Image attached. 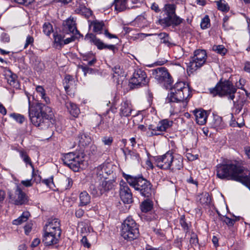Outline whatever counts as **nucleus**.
Returning a JSON list of instances; mask_svg holds the SVG:
<instances>
[{"label":"nucleus","instance_id":"obj_22","mask_svg":"<svg viewBox=\"0 0 250 250\" xmlns=\"http://www.w3.org/2000/svg\"><path fill=\"white\" fill-rule=\"evenodd\" d=\"M132 111L131 103L128 101L123 102L119 109V114L121 117H128L130 116Z\"/></svg>","mask_w":250,"mask_h":250},{"label":"nucleus","instance_id":"obj_55","mask_svg":"<svg viewBox=\"0 0 250 250\" xmlns=\"http://www.w3.org/2000/svg\"><path fill=\"white\" fill-rule=\"evenodd\" d=\"M246 80L244 79L240 78L239 79L238 83H237V86L238 88L246 90L244 89L243 86L245 85L246 83Z\"/></svg>","mask_w":250,"mask_h":250},{"label":"nucleus","instance_id":"obj_59","mask_svg":"<svg viewBox=\"0 0 250 250\" xmlns=\"http://www.w3.org/2000/svg\"><path fill=\"white\" fill-rule=\"evenodd\" d=\"M21 184L25 187H30L32 186L31 180H27L21 181Z\"/></svg>","mask_w":250,"mask_h":250},{"label":"nucleus","instance_id":"obj_26","mask_svg":"<svg viewBox=\"0 0 250 250\" xmlns=\"http://www.w3.org/2000/svg\"><path fill=\"white\" fill-rule=\"evenodd\" d=\"M77 139L79 141V146H88L91 142L90 135L88 133L83 132H81L79 134Z\"/></svg>","mask_w":250,"mask_h":250},{"label":"nucleus","instance_id":"obj_34","mask_svg":"<svg viewBox=\"0 0 250 250\" xmlns=\"http://www.w3.org/2000/svg\"><path fill=\"white\" fill-rule=\"evenodd\" d=\"M20 157L26 164L29 165L33 168V172H34V168L32 164V162L27 152L24 150H19Z\"/></svg>","mask_w":250,"mask_h":250},{"label":"nucleus","instance_id":"obj_25","mask_svg":"<svg viewBox=\"0 0 250 250\" xmlns=\"http://www.w3.org/2000/svg\"><path fill=\"white\" fill-rule=\"evenodd\" d=\"M194 114L195 116L196 121L198 124L200 125H204L207 120V112L203 110L196 109L193 111Z\"/></svg>","mask_w":250,"mask_h":250},{"label":"nucleus","instance_id":"obj_20","mask_svg":"<svg viewBox=\"0 0 250 250\" xmlns=\"http://www.w3.org/2000/svg\"><path fill=\"white\" fill-rule=\"evenodd\" d=\"M85 38L89 40L91 42L97 46L98 49L102 50L107 48L112 51L115 50V45L105 44L100 39L97 38L95 35L92 33L87 34Z\"/></svg>","mask_w":250,"mask_h":250},{"label":"nucleus","instance_id":"obj_29","mask_svg":"<svg viewBox=\"0 0 250 250\" xmlns=\"http://www.w3.org/2000/svg\"><path fill=\"white\" fill-rule=\"evenodd\" d=\"M79 206H85L91 202V197L86 191H83L79 195Z\"/></svg>","mask_w":250,"mask_h":250},{"label":"nucleus","instance_id":"obj_27","mask_svg":"<svg viewBox=\"0 0 250 250\" xmlns=\"http://www.w3.org/2000/svg\"><path fill=\"white\" fill-rule=\"evenodd\" d=\"M65 106L69 113L74 117H77L80 113L78 106L70 101L65 102Z\"/></svg>","mask_w":250,"mask_h":250},{"label":"nucleus","instance_id":"obj_38","mask_svg":"<svg viewBox=\"0 0 250 250\" xmlns=\"http://www.w3.org/2000/svg\"><path fill=\"white\" fill-rule=\"evenodd\" d=\"M159 39L161 40V42L167 45H169L170 44L169 41V37L168 34L166 33H161L158 34Z\"/></svg>","mask_w":250,"mask_h":250},{"label":"nucleus","instance_id":"obj_57","mask_svg":"<svg viewBox=\"0 0 250 250\" xmlns=\"http://www.w3.org/2000/svg\"><path fill=\"white\" fill-rule=\"evenodd\" d=\"M32 224L31 223L27 224L24 227L25 233L28 235L32 229Z\"/></svg>","mask_w":250,"mask_h":250},{"label":"nucleus","instance_id":"obj_16","mask_svg":"<svg viewBox=\"0 0 250 250\" xmlns=\"http://www.w3.org/2000/svg\"><path fill=\"white\" fill-rule=\"evenodd\" d=\"M90 27H93V31L98 34L104 33L105 37L109 39L117 38L116 35L110 33L106 29L105 24L103 21L95 20L91 21L89 24Z\"/></svg>","mask_w":250,"mask_h":250},{"label":"nucleus","instance_id":"obj_60","mask_svg":"<svg viewBox=\"0 0 250 250\" xmlns=\"http://www.w3.org/2000/svg\"><path fill=\"white\" fill-rule=\"evenodd\" d=\"M84 211L81 208H79L75 212L76 216L78 218H81L83 215Z\"/></svg>","mask_w":250,"mask_h":250},{"label":"nucleus","instance_id":"obj_19","mask_svg":"<svg viewBox=\"0 0 250 250\" xmlns=\"http://www.w3.org/2000/svg\"><path fill=\"white\" fill-rule=\"evenodd\" d=\"M44 231L48 233H56L61 234V224L60 220L57 218H51L48 219L47 224L44 228Z\"/></svg>","mask_w":250,"mask_h":250},{"label":"nucleus","instance_id":"obj_10","mask_svg":"<svg viewBox=\"0 0 250 250\" xmlns=\"http://www.w3.org/2000/svg\"><path fill=\"white\" fill-rule=\"evenodd\" d=\"M8 196L9 202L16 206L28 204L29 197L21 188L17 186L14 192L9 191Z\"/></svg>","mask_w":250,"mask_h":250},{"label":"nucleus","instance_id":"obj_2","mask_svg":"<svg viewBox=\"0 0 250 250\" xmlns=\"http://www.w3.org/2000/svg\"><path fill=\"white\" fill-rule=\"evenodd\" d=\"M222 171L220 178H227L241 183L250 190V170L244 168L237 162L220 166Z\"/></svg>","mask_w":250,"mask_h":250},{"label":"nucleus","instance_id":"obj_35","mask_svg":"<svg viewBox=\"0 0 250 250\" xmlns=\"http://www.w3.org/2000/svg\"><path fill=\"white\" fill-rule=\"evenodd\" d=\"M211 199L208 193L205 192L200 196L199 202L203 206H208L210 203Z\"/></svg>","mask_w":250,"mask_h":250},{"label":"nucleus","instance_id":"obj_43","mask_svg":"<svg viewBox=\"0 0 250 250\" xmlns=\"http://www.w3.org/2000/svg\"><path fill=\"white\" fill-rule=\"evenodd\" d=\"M113 77L121 76L123 73V69L119 65H116L112 68Z\"/></svg>","mask_w":250,"mask_h":250},{"label":"nucleus","instance_id":"obj_12","mask_svg":"<svg viewBox=\"0 0 250 250\" xmlns=\"http://www.w3.org/2000/svg\"><path fill=\"white\" fill-rule=\"evenodd\" d=\"M148 83V79L145 71L141 69H137L135 70L129 84L130 87L133 89L146 85Z\"/></svg>","mask_w":250,"mask_h":250},{"label":"nucleus","instance_id":"obj_50","mask_svg":"<svg viewBox=\"0 0 250 250\" xmlns=\"http://www.w3.org/2000/svg\"><path fill=\"white\" fill-rule=\"evenodd\" d=\"M34 40L33 37L28 35L26 37V42L24 45V48H26L29 45H32L34 42Z\"/></svg>","mask_w":250,"mask_h":250},{"label":"nucleus","instance_id":"obj_63","mask_svg":"<svg viewBox=\"0 0 250 250\" xmlns=\"http://www.w3.org/2000/svg\"><path fill=\"white\" fill-rule=\"evenodd\" d=\"M244 70L248 73H250V62H247L244 64Z\"/></svg>","mask_w":250,"mask_h":250},{"label":"nucleus","instance_id":"obj_36","mask_svg":"<svg viewBox=\"0 0 250 250\" xmlns=\"http://www.w3.org/2000/svg\"><path fill=\"white\" fill-rule=\"evenodd\" d=\"M152 202L148 199L143 202L141 205V209L144 212H147L150 211L152 208Z\"/></svg>","mask_w":250,"mask_h":250},{"label":"nucleus","instance_id":"obj_62","mask_svg":"<svg viewBox=\"0 0 250 250\" xmlns=\"http://www.w3.org/2000/svg\"><path fill=\"white\" fill-rule=\"evenodd\" d=\"M40 243V239H39V238H35L31 244V246L33 248H34V247H36L37 246H38L39 245V244Z\"/></svg>","mask_w":250,"mask_h":250},{"label":"nucleus","instance_id":"obj_6","mask_svg":"<svg viewBox=\"0 0 250 250\" xmlns=\"http://www.w3.org/2000/svg\"><path fill=\"white\" fill-rule=\"evenodd\" d=\"M139 235L138 226L136 222L131 217H127L122 225V236L125 240L132 241L137 238Z\"/></svg>","mask_w":250,"mask_h":250},{"label":"nucleus","instance_id":"obj_21","mask_svg":"<svg viewBox=\"0 0 250 250\" xmlns=\"http://www.w3.org/2000/svg\"><path fill=\"white\" fill-rule=\"evenodd\" d=\"M61 235L55 232L50 233L44 231L42 241L45 246H52L56 244L59 242Z\"/></svg>","mask_w":250,"mask_h":250},{"label":"nucleus","instance_id":"obj_18","mask_svg":"<svg viewBox=\"0 0 250 250\" xmlns=\"http://www.w3.org/2000/svg\"><path fill=\"white\" fill-rule=\"evenodd\" d=\"M120 196L121 200L125 204H130L133 202L132 194L127 184L124 181L120 183Z\"/></svg>","mask_w":250,"mask_h":250},{"label":"nucleus","instance_id":"obj_48","mask_svg":"<svg viewBox=\"0 0 250 250\" xmlns=\"http://www.w3.org/2000/svg\"><path fill=\"white\" fill-rule=\"evenodd\" d=\"M79 68L82 70L85 76H86L87 73H92L93 71V69L92 68H89L86 65H81L79 66Z\"/></svg>","mask_w":250,"mask_h":250},{"label":"nucleus","instance_id":"obj_11","mask_svg":"<svg viewBox=\"0 0 250 250\" xmlns=\"http://www.w3.org/2000/svg\"><path fill=\"white\" fill-rule=\"evenodd\" d=\"M207 60L206 52L204 50H197L194 51V56L191 57L188 63L190 71L193 72L201 67Z\"/></svg>","mask_w":250,"mask_h":250},{"label":"nucleus","instance_id":"obj_45","mask_svg":"<svg viewBox=\"0 0 250 250\" xmlns=\"http://www.w3.org/2000/svg\"><path fill=\"white\" fill-rule=\"evenodd\" d=\"M73 80V78L70 75H68L65 77L64 81H65V83H66V84L64 85V87L65 90L66 92H68V89L70 88V83L71 82H72Z\"/></svg>","mask_w":250,"mask_h":250},{"label":"nucleus","instance_id":"obj_13","mask_svg":"<svg viewBox=\"0 0 250 250\" xmlns=\"http://www.w3.org/2000/svg\"><path fill=\"white\" fill-rule=\"evenodd\" d=\"M62 161L64 164L74 171L79 170L81 165L83 162V158L74 152L65 154L62 158Z\"/></svg>","mask_w":250,"mask_h":250},{"label":"nucleus","instance_id":"obj_8","mask_svg":"<svg viewBox=\"0 0 250 250\" xmlns=\"http://www.w3.org/2000/svg\"><path fill=\"white\" fill-rule=\"evenodd\" d=\"M230 78V76L227 80L223 76L220 79V96L226 97L229 99L233 100L237 88L229 80Z\"/></svg>","mask_w":250,"mask_h":250},{"label":"nucleus","instance_id":"obj_56","mask_svg":"<svg viewBox=\"0 0 250 250\" xmlns=\"http://www.w3.org/2000/svg\"><path fill=\"white\" fill-rule=\"evenodd\" d=\"M81 243L84 247L89 248L90 247V244L88 242L87 238L85 236H83L81 239Z\"/></svg>","mask_w":250,"mask_h":250},{"label":"nucleus","instance_id":"obj_51","mask_svg":"<svg viewBox=\"0 0 250 250\" xmlns=\"http://www.w3.org/2000/svg\"><path fill=\"white\" fill-rule=\"evenodd\" d=\"M102 141L105 145L110 146L113 142V138L112 137H104Z\"/></svg>","mask_w":250,"mask_h":250},{"label":"nucleus","instance_id":"obj_41","mask_svg":"<svg viewBox=\"0 0 250 250\" xmlns=\"http://www.w3.org/2000/svg\"><path fill=\"white\" fill-rule=\"evenodd\" d=\"M210 25V20L208 15H206L205 17L202 20L200 26L202 29L208 28Z\"/></svg>","mask_w":250,"mask_h":250},{"label":"nucleus","instance_id":"obj_49","mask_svg":"<svg viewBox=\"0 0 250 250\" xmlns=\"http://www.w3.org/2000/svg\"><path fill=\"white\" fill-rule=\"evenodd\" d=\"M246 93V96H243L241 98H240L239 100H238L237 102L239 103L240 104H242L243 106H244L245 104H248L249 103V101L247 100V97L248 96V92L245 90Z\"/></svg>","mask_w":250,"mask_h":250},{"label":"nucleus","instance_id":"obj_61","mask_svg":"<svg viewBox=\"0 0 250 250\" xmlns=\"http://www.w3.org/2000/svg\"><path fill=\"white\" fill-rule=\"evenodd\" d=\"M234 105L235 107L236 108V112H237V113H239L242 109L243 106L242 104L238 103L237 102L235 103Z\"/></svg>","mask_w":250,"mask_h":250},{"label":"nucleus","instance_id":"obj_53","mask_svg":"<svg viewBox=\"0 0 250 250\" xmlns=\"http://www.w3.org/2000/svg\"><path fill=\"white\" fill-rule=\"evenodd\" d=\"M41 97L42 99L43 100V101L46 104H49L50 103L49 98L46 96L45 93V91H44L43 92L39 94Z\"/></svg>","mask_w":250,"mask_h":250},{"label":"nucleus","instance_id":"obj_28","mask_svg":"<svg viewBox=\"0 0 250 250\" xmlns=\"http://www.w3.org/2000/svg\"><path fill=\"white\" fill-rule=\"evenodd\" d=\"M5 78L7 83L13 87L18 88L20 86L19 83L17 80V77L16 74L8 71L5 74Z\"/></svg>","mask_w":250,"mask_h":250},{"label":"nucleus","instance_id":"obj_17","mask_svg":"<svg viewBox=\"0 0 250 250\" xmlns=\"http://www.w3.org/2000/svg\"><path fill=\"white\" fill-rule=\"evenodd\" d=\"M172 156L171 152H167L163 155L156 157L155 162L157 166L162 169H169L171 167Z\"/></svg>","mask_w":250,"mask_h":250},{"label":"nucleus","instance_id":"obj_15","mask_svg":"<svg viewBox=\"0 0 250 250\" xmlns=\"http://www.w3.org/2000/svg\"><path fill=\"white\" fill-rule=\"evenodd\" d=\"M110 165L108 164H103L95 167L91 173V178L99 180H105L108 175L111 173V170L108 167Z\"/></svg>","mask_w":250,"mask_h":250},{"label":"nucleus","instance_id":"obj_44","mask_svg":"<svg viewBox=\"0 0 250 250\" xmlns=\"http://www.w3.org/2000/svg\"><path fill=\"white\" fill-rule=\"evenodd\" d=\"M229 10V6L226 1L220 0V10L222 12H228Z\"/></svg>","mask_w":250,"mask_h":250},{"label":"nucleus","instance_id":"obj_42","mask_svg":"<svg viewBox=\"0 0 250 250\" xmlns=\"http://www.w3.org/2000/svg\"><path fill=\"white\" fill-rule=\"evenodd\" d=\"M34 69L38 72H41L45 68L44 63L40 61H36L34 65Z\"/></svg>","mask_w":250,"mask_h":250},{"label":"nucleus","instance_id":"obj_14","mask_svg":"<svg viewBox=\"0 0 250 250\" xmlns=\"http://www.w3.org/2000/svg\"><path fill=\"white\" fill-rule=\"evenodd\" d=\"M172 125L173 121L168 119H164L160 121L156 126L150 125L148 127V135L149 136H152L154 135H161L162 132L166 131L168 128H170Z\"/></svg>","mask_w":250,"mask_h":250},{"label":"nucleus","instance_id":"obj_1","mask_svg":"<svg viewBox=\"0 0 250 250\" xmlns=\"http://www.w3.org/2000/svg\"><path fill=\"white\" fill-rule=\"evenodd\" d=\"M29 102V114L31 122L41 129L48 128L51 124L53 112L52 108L40 102H37L30 109V101L27 94Z\"/></svg>","mask_w":250,"mask_h":250},{"label":"nucleus","instance_id":"obj_46","mask_svg":"<svg viewBox=\"0 0 250 250\" xmlns=\"http://www.w3.org/2000/svg\"><path fill=\"white\" fill-rule=\"evenodd\" d=\"M209 93L213 97L219 95V82L217 83L214 87L209 88Z\"/></svg>","mask_w":250,"mask_h":250},{"label":"nucleus","instance_id":"obj_23","mask_svg":"<svg viewBox=\"0 0 250 250\" xmlns=\"http://www.w3.org/2000/svg\"><path fill=\"white\" fill-rule=\"evenodd\" d=\"M126 160H131L134 162H139V155L134 151H131L128 148H122Z\"/></svg>","mask_w":250,"mask_h":250},{"label":"nucleus","instance_id":"obj_5","mask_svg":"<svg viewBox=\"0 0 250 250\" xmlns=\"http://www.w3.org/2000/svg\"><path fill=\"white\" fill-rule=\"evenodd\" d=\"M114 187V180L101 181L91 178L88 191L93 197H100L111 190Z\"/></svg>","mask_w":250,"mask_h":250},{"label":"nucleus","instance_id":"obj_39","mask_svg":"<svg viewBox=\"0 0 250 250\" xmlns=\"http://www.w3.org/2000/svg\"><path fill=\"white\" fill-rule=\"evenodd\" d=\"M43 33L47 36H49L53 32L52 25L49 22H45L42 27Z\"/></svg>","mask_w":250,"mask_h":250},{"label":"nucleus","instance_id":"obj_9","mask_svg":"<svg viewBox=\"0 0 250 250\" xmlns=\"http://www.w3.org/2000/svg\"><path fill=\"white\" fill-rule=\"evenodd\" d=\"M152 75L157 81L168 88L172 83L173 80L167 69L165 67H159L152 70Z\"/></svg>","mask_w":250,"mask_h":250},{"label":"nucleus","instance_id":"obj_4","mask_svg":"<svg viewBox=\"0 0 250 250\" xmlns=\"http://www.w3.org/2000/svg\"><path fill=\"white\" fill-rule=\"evenodd\" d=\"M189 95V89L188 85L183 82H179L170 88V92L168 94L167 100L169 102H183Z\"/></svg>","mask_w":250,"mask_h":250},{"label":"nucleus","instance_id":"obj_30","mask_svg":"<svg viewBox=\"0 0 250 250\" xmlns=\"http://www.w3.org/2000/svg\"><path fill=\"white\" fill-rule=\"evenodd\" d=\"M75 12L82 16H84L86 18H89L92 15V11L89 9L86 8L85 6H80L77 8Z\"/></svg>","mask_w":250,"mask_h":250},{"label":"nucleus","instance_id":"obj_31","mask_svg":"<svg viewBox=\"0 0 250 250\" xmlns=\"http://www.w3.org/2000/svg\"><path fill=\"white\" fill-rule=\"evenodd\" d=\"M29 216L30 213L28 211H24L20 217L14 220L12 223L15 225H20L23 222H26Z\"/></svg>","mask_w":250,"mask_h":250},{"label":"nucleus","instance_id":"obj_32","mask_svg":"<svg viewBox=\"0 0 250 250\" xmlns=\"http://www.w3.org/2000/svg\"><path fill=\"white\" fill-rule=\"evenodd\" d=\"M127 0H114L113 4L115 10L118 11H122L127 7L126 2Z\"/></svg>","mask_w":250,"mask_h":250},{"label":"nucleus","instance_id":"obj_58","mask_svg":"<svg viewBox=\"0 0 250 250\" xmlns=\"http://www.w3.org/2000/svg\"><path fill=\"white\" fill-rule=\"evenodd\" d=\"M76 37L75 36L72 35L70 38H67L66 39L64 40L63 44H67L70 42H71L75 40Z\"/></svg>","mask_w":250,"mask_h":250},{"label":"nucleus","instance_id":"obj_37","mask_svg":"<svg viewBox=\"0 0 250 250\" xmlns=\"http://www.w3.org/2000/svg\"><path fill=\"white\" fill-rule=\"evenodd\" d=\"M54 43L56 44V46H59L60 47H62L63 45L64 42V37L61 35L59 34H54Z\"/></svg>","mask_w":250,"mask_h":250},{"label":"nucleus","instance_id":"obj_40","mask_svg":"<svg viewBox=\"0 0 250 250\" xmlns=\"http://www.w3.org/2000/svg\"><path fill=\"white\" fill-rule=\"evenodd\" d=\"M10 117L14 119L17 122L21 124H22L25 120L24 117L23 115L18 113H11L10 114Z\"/></svg>","mask_w":250,"mask_h":250},{"label":"nucleus","instance_id":"obj_52","mask_svg":"<svg viewBox=\"0 0 250 250\" xmlns=\"http://www.w3.org/2000/svg\"><path fill=\"white\" fill-rule=\"evenodd\" d=\"M0 40L3 42H8L10 41L9 36L5 33H2L0 36Z\"/></svg>","mask_w":250,"mask_h":250},{"label":"nucleus","instance_id":"obj_3","mask_svg":"<svg viewBox=\"0 0 250 250\" xmlns=\"http://www.w3.org/2000/svg\"><path fill=\"white\" fill-rule=\"evenodd\" d=\"M123 175L129 185L138 191L141 195L145 197L151 195L152 186L149 181L143 177H133L126 174Z\"/></svg>","mask_w":250,"mask_h":250},{"label":"nucleus","instance_id":"obj_64","mask_svg":"<svg viewBox=\"0 0 250 250\" xmlns=\"http://www.w3.org/2000/svg\"><path fill=\"white\" fill-rule=\"evenodd\" d=\"M227 52V49L224 46L220 45V55H225Z\"/></svg>","mask_w":250,"mask_h":250},{"label":"nucleus","instance_id":"obj_33","mask_svg":"<svg viewBox=\"0 0 250 250\" xmlns=\"http://www.w3.org/2000/svg\"><path fill=\"white\" fill-rule=\"evenodd\" d=\"M65 27L68 31L73 34L78 32L76 28L75 21L73 20V19H68L66 21Z\"/></svg>","mask_w":250,"mask_h":250},{"label":"nucleus","instance_id":"obj_7","mask_svg":"<svg viewBox=\"0 0 250 250\" xmlns=\"http://www.w3.org/2000/svg\"><path fill=\"white\" fill-rule=\"evenodd\" d=\"M176 5L174 4H167L165 6L167 17L160 20V23L165 27H175L180 25L184 21L175 13Z\"/></svg>","mask_w":250,"mask_h":250},{"label":"nucleus","instance_id":"obj_47","mask_svg":"<svg viewBox=\"0 0 250 250\" xmlns=\"http://www.w3.org/2000/svg\"><path fill=\"white\" fill-rule=\"evenodd\" d=\"M180 224L185 230H188V224L186 221L185 216L182 215L181 216L180 219Z\"/></svg>","mask_w":250,"mask_h":250},{"label":"nucleus","instance_id":"obj_24","mask_svg":"<svg viewBox=\"0 0 250 250\" xmlns=\"http://www.w3.org/2000/svg\"><path fill=\"white\" fill-rule=\"evenodd\" d=\"M171 167L169 169L172 171L181 169L183 167V158L179 155H173L171 161Z\"/></svg>","mask_w":250,"mask_h":250},{"label":"nucleus","instance_id":"obj_54","mask_svg":"<svg viewBox=\"0 0 250 250\" xmlns=\"http://www.w3.org/2000/svg\"><path fill=\"white\" fill-rule=\"evenodd\" d=\"M221 220H223V221L229 226H233L234 223V220L229 217H223V218H221Z\"/></svg>","mask_w":250,"mask_h":250}]
</instances>
